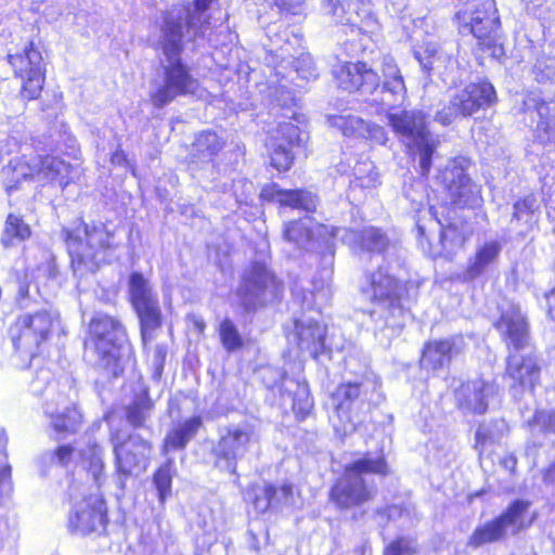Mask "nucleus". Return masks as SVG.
I'll use <instances>...</instances> for the list:
<instances>
[{
    "mask_svg": "<svg viewBox=\"0 0 555 555\" xmlns=\"http://www.w3.org/2000/svg\"><path fill=\"white\" fill-rule=\"evenodd\" d=\"M188 15V10L181 8L172 11L162 27L160 46L165 55L163 61L164 79L151 92L152 103L163 107L173 101L178 95L194 94L198 81L194 79L189 69L181 63L180 52L182 46L181 25L176 31V20Z\"/></svg>",
    "mask_w": 555,
    "mask_h": 555,
    "instance_id": "nucleus-1",
    "label": "nucleus"
},
{
    "mask_svg": "<svg viewBox=\"0 0 555 555\" xmlns=\"http://www.w3.org/2000/svg\"><path fill=\"white\" fill-rule=\"evenodd\" d=\"M405 286L384 268L365 275L361 282L362 296L372 304L369 314L378 330H390L397 335L408 318L401 299Z\"/></svg>",
    "mask_w": 555,
    "mask_h": 555,
    "instance_id": "nucleus-2",
    "label": "nucleus"
},
{
    "mask_svg": "<svg viewBox=\"0 0 555 555\" xmlns=\"http://www.w3.org/2000/svg\"><path fill=\"white\" fill-rule=\"evenodd\" d=\"M85 347L90 360L114 377L122 372L124 358L130 354L125 327L104 313H96L90 320Z\"/></svg>",
    "mask_w": 555,
    "mask_h": 555,
    "instance_id": "nucleus-3",
    "label": "nucleus"
},
{
    "mask_svg": "<svg viewBox=\"0 0 555 555\" xmlns=\"http://www.w3.org/2000/svg\"><path fill=\"white\" fill-rule=\"evenodd\" d=\"M66 244L72 267L80 275L94 272L105 260V251L113 246V233L102 222H79L66 231Z\"/></svg>",
    "mask_w": 555,
    "mask_h": 555,
    "instance_id": "nucleus-4",
    "label": "nucleus"
},
{
    "mask_svg": "<svg viewBox=\"0 0 555 555\" xmlns=\"http://www.w3.org/2000/svg\"><path fill=\"white\" fill-rule=\"evenodd\" d=\"M388 108L387 120L395 133L400 137L411 154L417 158L420 172L427 176L431 168V158L439 139L427 128V116L421 111H395Z\"/></svg>",
    "mask_w": 555,
    "mask_h": 555,
    "instance_id": "nucleus-5",
    "label": "nucleus"
},
{
    "mask_svg": "<svg viewBox=\"0 0 555 555\" xmlns=\"http://www.w3.org/2000/svg\"><path fill=\"white\" fill-rule=\"evenodd\" d=\"M375 385L369 380L340 384L331 400L335 413L331 416L336 436L346 438L357 430L371 411L372 395Z\"/></svg>",
    "mask_w": 555,
    "mask_h": 555,
    "instance_id": "nucleus-6",
    "label": "nucleus"
},
{
    "mask_svg": "<svg viewBox=\"0 0 555 555\" xmlns=\"http://www.w3.org/2000/svg\"><path fill=\"white\" fill-rule=\"evenodd\" d=\"M72 166L55 156H21L12 159L3 169L5 186L9 192L17 190L23 181H33L40 185L56 183L65 186L70 180Z\"/></svg>",
    "mask_w": 555,
    "mask_h": 555,
    "instance_id": "nucleus-7",
    "label": "nucleus"
},
{
    "mask_svg": "<svg viewBox=\"0 0 555 555\" xmlns=\"http://www.w3.org/2000/svg\"><path fill=\"white\" fill-rule=\"evenodd\" d=\"M374 473L385 475L387 464L382 456H366L354 461L346 467L344 476L337 480L331 491V499L340 508H349L370 501L373 496V488L370 487L363 474Z\"/></svg>",
    "mask_w": 555,
    "mask_h": 555,
    "instance_id": "nucleus-8",
    "label": "nucleus"
},
{
    "mask_svg": "<svg viewBox=\"0 0 555 555\" xmlns=\"http://www.w3.org/2000/svg\"><path fill=\"white\" fill-rule=\"evenodd\" d=\"M496 102L494 87L486 80L472 82L456 90L435 115V120L442 126H449L459 117H469L480 109H487Z\"/></svg>",
    "mask_w": 555,
    "mask_h": 555,
    "instance_id": "nucleus-9",
    "label": "nucleus"
},
{
    "mask_svg": "<svg viewBox=\"0 0 555 555\" xmlns=\"http://www.w3.org/2000/svg\"><path fill=\"white\" fill-rule=\"evenodd\" d=\"M456 18L463 34H472L480 40L492 50L493 57L500 59L503 55V46L495 40L500 18L494 0H483L478 7L466 8L457 12Z\"/></svg>",
    "mask_w": 555,
    "mask_h": 555,
    "instance_id": "nucleus-10",
    "label": "nucleus"
},
{
    "mask_svg": "<svg viewBox=\"0 0 555 555\" xmlns=\"http://www.w3.org/2000/svg\"><path fill=\"white\" fill-rule=\"evenodd\" d=\"M259 438L256 426L249 422L229 425L215 450L217 465L235 474L237 462L258 446Z\"/></svg>",
    "mask_w": 555,
    "mask_h": 555,
    "instance_id": "nucleus-11",
    "label": "nucleus"
},
{
    "mask_svg": "<svg viewBox=\"0 0 555 555\" xmlns=\"http://www.w3.org/2000/svg\"><path fill=\"white\" fill-rule=\"evenodd\" d=\"M340 232L347 233L346 228H330L325 224L314 223L309 216H305L285 225L284 238L294 243L299 249H310V246L314 244V235H318L315 243L325 248L323 262L326 267L325 274L328 278L334 260L332 240L337 238Z\"/></svg>",
    "mask_w": 555,
    "mask_h": 555,
    "instance_id": "nucleus-12",
    "label": "nucleus"
},
{
    "mask_svg": "<svg viewBox=\"0 0 555 555\" xmlns=\"http://www.w3.org/2000/svg\"><path fill=\"white\" fill-rule=\"evenodd\" d=\"M73 506L68 516V529L77 534H88L106 524V506L101 494L95 491L86 494L77 485L69 489Z\"/></svg>",
    "mask_w": 555,
    "mask_h": 555,
    "instance_id": "nucleus-13",
    "label": "nucleus"
},
{
    "mask_svg": "<svg viewBox=\"0 0 555 555\" xmlns=\"http://www.w3.org/2000/svg\"><path fill=\"white\" fill-rule=\"evenodd\" d=\"M281 292L280 283L266 263L255 261L244 272L236 296L243 308L250 311L275 299Z\"/></svg>",
    "mask_w": 555,
    "mask_h": 555,
    "instance_id": "nucleus-14",
    "label": "nucleus"
},
{
    "mask_svg": "<svg viewBox=\"0 0 555 555\" xmlns=\"http://www.w3.org/2000/svg\"><path fill=\"white\" fill-rule=\"evenodd\" d=\"M130 301L140 320L144 345L152 339L151 332L162 324L157 293L142 273L132 272L128 281Z\"/></svg>",
    "mask_w": 555,
    "mask_h": 555,
    "instance_id": "nucleus-15",
    "label": "nucleus"
},
{
    "mask_svg": "<svg viewBox=\"0 0 555 555\" xmlns=\"http://www.w3.org/2000/svg\"><path fill=\"white\" fill-rule=\"evenodd\" d=\"M529 502L517 500L498 518L478 526L468 539L467 545L478 548L485 544L496 542L505 537L509 530L519 532L527 526V512Z\"/></svg>",
    "mask_w": 555,
    "mask_h": 555,
    "instance_id": "nucleus-16",
    "label": "nucleus"
},
{
    "mask_svg": "<svg viewBox=\"0 0 555 555\" xmlns=\"http://www.w3.org/2000/svg\"><path fill=\"white\" fill-rule=\"evenodd\" d=\"M119 487L125 488L126 478L145 470L149 464L151 444L138 435H130L119 441V436L112 437Z\"/></svg>",
    "mask_w": 555,
    "mask_h": 555,
    "instance_id": "nucleus-17",
    "label": "nucleus"
},
{
    "mask_svg": "<svg viewBox=\"0 0 555 555\" xmlns=\"http://www.w3.org/2000/svg\"><path fill=\"white\" fill-rule=\"evenodd\" d=\"M9 63L22 80L21 96L28 101L39 98L46 78L40 51L30 43L23 53L10 54Z\"/></svg>",
    "mask_w": 555,
    "mask_h": 555,
    "instance_id": "nucleus-18",
    "label": "nucleus"
},
{
    "mask_svg": "<svg viewBox=\"0 0 555 555\" xmlns=\"http://www.w3.org/2000/svg\"><path fill=\"white\" fill-rule=\"evenodd\" d=\"M441 179L454 205L475 207L480 204V189L465 173L461 162L451 160L441 172Z\"/></svg>",
    "mask_w": 555,
    "mask_h": 555,
    "instance_id": "nucleus-19",
    "label": "nucleus"
},
{
    "mask_svg": "<svg viewBox=\"0 0 555 555\" xmlns=\"http://www.w3.org/2000/svg\"><path fill=\"white\" fill-rule=\"evenodd\" d=\"M501 317L495 327L501 333L507 347L515 351L521 350L529 343V328L526 315L518 305L504 301L500 306Z\"/></svg>",
    "mask_w": 555,
    "mask_h": 555,
    "instance_id": "nucleus-20",
    "label": "nucleus"
},
{
    "mask_svg": "<svg viewBox=\"0 0 555 555\" xmlns=\"http://www.w3.org/2000/svg\"><path fill=\"white\" fill-rule=\"evenodd\" d=\"M59 323V314L52 310H43L31 315H23L18 320L21 335L13 338L14 346L20 348L39 347L51 330Z\"/></svg>",
    "mask_w": 555,
    "mask_h": 555,
    "instance_id": "nucleus-21",
    "label": "nucleus"
},
{
    "mask_svg": "<svg viewBox=\"0 0 555 555\" xmlns=\"http://www.w3.org/2000/svg\"><path fill=\"white\" fill-rule=\"evenodd\" d=\"M465 349L463 336H452L444 339L428 341L421 359V367L427 372H438L451 363Z\"/></svg>",
    "mask_w": 555,
    "mask_h": 555,
    "instance_id": "nucleus-22",
    "label": "nucleus"
},
{
    "mask_svg": "<svg viewBox=\"0 0 555 555\" xmlns=\"http://www.w3.org/2000/svg\"><path fill=\"white\" fill-rule=\"evenodd\" d=\"M335 77L340 89L360 91L363 95L373 94L379 86L378 75L361 62L340 65L335 69Z\"/></svg>",
    "mask_w": 555,
    "mask_h": 555,
    "instance_id": "nucleus-23",
    "label": "nucleus"
},
{
    "mask_svg": "<svg viewBox=\"0 0 555 555\" xmlns=\"http://www.w3.org/2000/svg\"><path fill=\"white\" fill-rule=\"evenodd\" d=\"M526 113L535 120L534 138L542 144L555 143V98L550 100L528 99L525 101Z\"/></svg>",
    "mask_w": 555,
    "mask_h": 555,
    "instance_id": "nucleus-24",
    "label": "nucleus"
},
{
    "mask_svg": "<svg viewBox=\"0 0 555 555\" xmlns=\"http://www.w3.org/2000/svg\"><path fill=\"white\" fill-rule=\"evenodd\" d=\"M494 393V386L483 379L468 380L455 391L457 406L465 414H483L489 404V398Z\"/></svg>",
    "mask_w": 555,
    "mask_h": 555,
    "instance_id": "nucleus-25",
    "label": "nucleus"
},
{
    "mask_svg": "<svg viewBox=\"0 0 555 555\" xmlns=\"http://www.w3.org/2000/svg\"><path fill=\"white\" fill-rule=\"evenodd\" d=\"M260 196L263 201L278 203L282 207L293 209L314 210L317 207L315 197L304 190H284L275 183L262 188Z\"/></svg>",
    "mask_w": 555,
    "mask_h": 555,
    "instance_id": "nucleus-26",
    "label": "nucleus"
},
{
    "mask_svg": "<svg viewBox=\"0 0 555 555\" xmlns=\"http://www.w3.org/2000/svg\"><path fill=\"white\" fill-rule=\"evenodd\" d=\"M382 70L385 77V82L380 90V102L383 106L393 108L395 106L403 103L406 89L402 76L392 57L385 56L383 59Z\"/></svg>",
    "mask_w": 555,
    "mask_h": 555,
    "instance_id": "nucleus-27",
    "label": "nucleus"
},
{
    "mask_svg": "<svg viewBox=\"0 0 555 555\" xmlns=\"http://www.w3.org/2000/svg\"><path fill=\"white\" fill-rule=\"evenodd\" d=\"M325 326L312 320L296 321L294 338L301 352L317 358L324 349Z\"/></svg>",
    "mask_w": 555,
    "mask_h": 555,
    "instance_id": "nucleus-28",
    "label": "nucleus"
},
{
    "mask_svg": "<svg viewBox=\"0 0 555 555\" xmlns=\"http://www.w3.org/2000/svg\"><path fill=\"white\" fill-rule=\"evenodd\" d=\"M46 413L49 415L51 426L59 436L76 433L82 421V415L75 404H66L65 398L53 408L48 403Z\"/></svg>",
    "mask_w": 555,
    "mask_h": 555,
    "instance_id": "nucleus-29",
    "label": "nucleus"
},
{
    "mask_svg": "<svg viewBox=\"0 0 555 555\" xmlns=\"http://www.w3.org/2000/svg\"><path fill=\"white\" fill-rule=\"evenodd\" d=\"M211 0H194V10L192 12L191 7L189 5H177L173 7L170 11L167 12L164 25L166 24V20L169 14L178 9L188 10V15L182 18L176 20V31L179 29L177 25H181V37H185L189 40H194L199 36H205L207 25L206 23L201 22L202 14L209 8Z\"/></svg>",
    "mask_w": 555,
    "mask_h": 555,
    "instance_id": "nucleus-30",
    "label": "nucleus"
},
{
    "mask_svg": "<svg viewBox=\"0 0 555 555\" xmlns=\"http://www.w3.org/2000/svg\"><path fill=\"white\" fill-rule=\"evenodd\" d=\"M414 56L425 72L452 69L455 61L434 40H426L414 47Z\"/></svg>",
    "mask_w": 555,
    "mask_h": 555,
    "instance_id": "nucleus-31",
    "label": "nucleus"
},
{
    "mask_svg": "<svg viewBox=\"0 0 555 555\" xmlns=\"http://www.w3.org/2000/svg\"><path fill=\"white\" fill-rule=\"evenodd\" d=\"M508 376L524 387H533L539 378V366L533 356L509 354L507 361Z\"/></svg>",
    "mask_w": 555,
    "mask_h": 555,
    "instance_id": "nucleus-32",
    "label": "nucleus"
},
{
    "mask_svg": "<svg viewBox=\"0 0 555 555\" xmlns=\"http://www.w3.org/2000/svg\"><path fill=\"white\" fill-rule=\"evenodd\" d=\"M502 251V243L498 240H489L480 244L465 271V278L474 280L481 275L488 267L493 264Z\"/></svg>",
    "mask_w": 555,
    "mask_h": 555,
    "instance_id": "nucleus-33",
    "label": "nucleus"
},
{
    "mask_svg": "<svg viewBox=\"0 0 555 555\" xmlns=\"http://www.w3.org/2000/svg\"><path fill=\"white\" fill-rule=\"evenodd\" d=\"M202 421L198 416H193L176 425L168 431L163 446L165 454L170 451L183 450L190 440H192L199 429Z\"/></svg>",
    "mask_w": 555,
    "mask_h": 555,
    "instance_id": "nucleus-34",
    "label": "nucleus"
},
{
    "mask_svg": "<svg viewBox=\"0 0 555 555\" xmlns=\"http://www.w3.org/2000/svg\"><path fill=\"white\" fill-rule=\"evenodd\" d=\"M346 230L347 233L340 232L337 237L348 244L359 243L360 247L367 251L380 253L388 244L387 237L378 229L364 228L359 237L353 231Z\"/></svg>",
    "mask_w": 555,
    "mask_h": 555,
    "instance_id": "nucleus-35",
    "label": "nucleus"
},
{
    "mask_svg": "<svg viewBox=\"0 0 555 555\" xmlns=\"http://www.w3.org/2000/svg\"><path fill=\"white\" fill-rule=\"evenodd\" d=\"M223 142L215 132L205 131L199 133L193 143L191 151L192 163L198 159L202 163L209 164L214 156L222 149Z\"/></svg>",
    "mask_w": 555,
    "mask_h": 555,
    "instance_id": "nucleus-36",
    "label": "nucleus"
},
{
    "mask_svg": "<svg viewBox=\"0 0 555 555\" xmlns=\"http://www.w3.org/2000/svg\"><path fill=\"white\" fill-rule=\"evenodd\" d=\"M427 214L431 217L430 222L439 228V242L444 250L452 251L464 244L465 235L455 223L443 225L433 208H429Z\"/></svg>",
    "mask_w": 555,
    "mask_h": 555,
    "instance_id": "nucleus-37",
    "label": "nucleus"
},
{
    "mask_svg": "<svg viewBox=\"0 0 555 555\" xmlns=\"http://www.w3.org/2000/svg\"><path fill=\"white\" fill-rule=\"evenodd\" d=\"M328 122L345 137L366 138L369 131V124L352 114L331 115Z\"/></svg>",
    "mask_w": 555,
    "mask_h": 555,
    "instance_id": "nucleus-38",
    "label": "nucleus"
},
{
    "mask_svg": "<svg viewBox=\"0 0 555 555\" xmlns=\"http://www.w3.org/2000/svg\"><path fill=\"white\" fill-rule=\"evenodd\" d=\"M30 236L29 225L20 217L10 214L5 220L1 243L5 246H13Z\"/></svg>",
    "mask_w": 555,
    "mask_h": 555,
    "instance_id": "nucleus-39",
    "label": "nucleus"
},
{
    "mask_svg": "<svg viewBox=\"0 0 555 555\" xmlns=\"http://www.w3.org/2000/svg\"><path fill=\"white\" fill-rule=\"evenodd\" d=\"M82 463L92 475L94 482L100 486L104 468L103 451L96 443H89L80 452Z\"/></svg>",
    "mask_w": 555,
    "mask_h": 555,
    "instance_id": "nucleus-40",
    "label": "nucleus"
},
{
    "mask_svg": "<svg viewBox=\"0 0 555 555\" xmlns=\"http://www.w3.org/2000/svg\"><path fill=\"white\" fill-rule=\"evenodd\" d=\"M300 129L291 121L279 122L269 137V142H282L286 146H295L301 142Z\"/></svg>",
    "mask_w": 555,
    "mask_h": 555,
    "instance_id": "nucleus-41",
    "label": "nucleus"
},
{
    "mask_svg": "<svg viewBox=\"0 0 555 555\" xmlns=\"http://www.w3.org/2000/svg\"><path fill=\"white\" fill-rule=\"evenodd\" d=\"M153 408V402L149 398L147 391L143 390L134 402L129 406L127 417L133 426H141Z\"/></svg>",
    "mask_w": 555,
    "mask_h": 555,
    "instance_id": "nucleus-42",
    "label": "nucleus"
},
{
    "mask_svg": "<svg viewBox=\"0 0 555 555\" xmlns=\"http://www.w3.org/2000/svg\"><path fill=\"white\" fill-rule=\"evenodd\" d=\"M254 495L246 494V500L251 502L256 511L266 512L271 504L275 503L276 489L271 485L257 486L251 489Z\"/></svg>",
    "mask_w": 555,
    "mask_h": 555,
    "instance_id": "nucleus-43",
    "label": "nucleus"
},
{
    "mask_svg": "<svg viewBox=\"0 0 555 555\" xmlns=\"http://www.w3.org/2000/svg\"><path fill=\"white\" fill-rule=\"evenodd\" d=\"M353 175V183L362 189L375 188L379 183V176L371 162H364L356 166Z\"/></svg>",
    "mask_w": 555,
    "mask_h": 555,
    "instance_id": "nucleus-44",
    "label": "nucleus"
},
{
    "mask_svg": "<svg viewBox=\"0 0 555 555\" xmlns=\"http://www.w3.org/2000/svg\"><path fill=\"white\" fill-rule=\"evenodd\" d=\"M268 147L271 150L272 165L280 171L291 168L294 155L291 151L292 146H286L282 142H267Z\"/></svg>",
    "mask_w": 555,
    "mask_h": 555,
    "instance_id": "nucleus-45",
    "label": "nucleus"
},
{
    "mask_svg": "<svg viewBox=\"0 0 555 555\" xmlns=\"http://www.w3.org/2000/svg\"><path fill=\"white\" fill-rule=\"evenodd\" d=\"M219 335L222 346L230 352L237 350L243 345L237 327L230 319H224L220 323Z\"/></svg>",
    "mask_w": 555,
    "mask_h": 555,
    "instance_id": "nucleus-46",
    "label": "nucleus"
},
{
    "mask_svg": "<svg viewBox=\"0 0 555 555\" xmlns=\"http://www.w3.org/2000/svg\"><path fill=\"white\" fill-rule=\"evenodd\" d=\"M539 202L534 195H528L514 204L513 219L524 220L531 224L534 222V214L539 210Z\"/></svg>",
    "mask_w": 555,
    "mask_h": 555,
    "instance_id": "nucleus-47",
    "label": "nucleus"
},
{
    "mask_svg": "<svg viewBox=\"0 0 555 555\" xmlns=\"http://www.w3.org/2000/svg\"><path fill=\"white\" fill-rule=\"evenodd\" d=\"M533 74L539 82H555V61L539 55L533 65Z\"/></svg>",
    "mask_w": 555,
    "mask_h": 555,
    "instance_id": "nucleus-48",
    "label": "nucleus"
},
{
    "mask_svg": "<svg viewBox=\"0 0 555 555\" xmlns=\"http://www.w3.org/2000/svg\"><path fill=\"white\" fill-rule=\"evenodd\" d=\"M153 482L157 489L160 503L171 493V474L168 465L162 466L154 474Z\"/></svg>",
    "mask_w": 555,
    "mask_h": 555,
    "instance_id": "nucleus-49",
    "label": "nucleus"
},
{
    "mask_svg": "<svg viewBox=\"0 0 555 555\" xmlns=\"http://www.w3.org/2000/svg\"><path fill=\"white\" fill-rule=\"evenodd\" d=\"M343 1L344 0H322V9L324 13L331 16L334 23L345 24L352 22Z\"/></svg>",
    "mask_w": 555,
    "mask_h": 555,
    "instance_id": "nucleus-50",
    "label": "nucleus"
},
{
    "mask_svg": "<svg viewBox=\"0 0 555 555\" xmlns=\"http://www.w3.org/2000/svg\"><path fill=\"white\" fill-rule=\"evenodd\" d=\"M313 406V402L311 398L309 397L307 386H298V392L296 395V398L294 399L293 409L295 413L301 417L305 418L311 411Z\"/></svg>",
    "mask_w": 555,
    "mask_h": 555,
    "instance_id": "nucleus-51",
    "label": "nucleus"
},
{
    "mask_svg": "<svg viewBox=\"0 0 555 555\" xmlns=\"http://www.w3.org/2000/svg\"><path fill=\"white\" fill-rule=\"evenodd\" d=\"M53 380L52 372L47 367L39 369L30 383V391L36 395H42Z\"/></svg>",
    "mask_w": 555,
    "mask_h": 555,
    "instance_id": "nucleus-52",
    "label": "nucleus"
},
{
    "mask_svg": "<svg viewBox=\"0 0 555 555\" xmlns=\"http://www.w3.org/2000/svg\"><path fill=\"white\" fill-rule=\"evenodd\" d=\"M415 551L416 545L414 541L400 538L386 547L384 555H412Z\"/></svg>",
    "mask_w": 555,
    "mask_h": 555,
    "instance_id": "nucleus-53",
    "label": "nucleus"
},
{
    "mask_svg": "<svg viewBox=\"0 0 555 555\" xmlns=\"http://www.w3.org/2000/svg\"><path fill=\"white\" fill-rule=\"evenodd\" d=\"M494 443V436L490 433L486 425H480L476 431L475 449L479 452V455L486 453Z\"/></svg>",
    "mask_w": 555,
    "mask_h": 555,
    "instance_id": "nucleus-54",
    "label": "nucleus"
},
{
    "mask_svg": "<svg viewBox=\"0 0 555 555\" xmlns=\"http://www.w3.org/2000/svg\"><path fill=\"white\" fill-rule=\"evenodd\" d=\"M540 55L555 61V24H548L544 28V43Z\"/></svg>",
    "mask_w": 555,
    "mask_h": 555,
    "instance_id": "nucleus-55",
    "label": "nucleus"
},
{
    "mask_svg": "<svg viewBox=\"0 0 555 555\" xmlns=\"http://www.w3.org/2000/svg\"><path fill=\"white\" fill-rule=\"evenodd\" d=\"M16 532L7 520L0 519V551L12 548L15 544Z\"/></svg>",
    "mask_w": 555,
    "mask_h": 555,
    "instance_id": "nucleus-56",
    "label": "nucleus"
},
{
    "mask_svg": "<svg viewBox=\"0 0 555 555\" xmlns=\"http://www.w3.org/2000/svg\"><path fill=\"white\" fill-rule=\"evenodd\" d=\"M534 424L540 425L544 430L555 433V409L551 413L539 411L534 415Z\"/></svg>",
    "mask_w": 555,
    "mask_h": 555,
    "instance_id": "nucleus-57",
    "label": "nucleus"
},
{
    "mask_svg": "<svg viewBox=\"0 0 555 555\" xmlns=\"http://www.w3.org/2000/svg\"><path fill=\"white\" fill-rule=\"evenodd\" d=\"M73 451L70 446H61L54 453L50 454L51 461H56L61 465H67L72 459Z\"/></svg>",
    "mask_w": 555,
    "mask_h": 555,
    "instance_id": "nucleus-58",
    "label": "nucleus"
},
{
    "mask_svg": "<svg viewBox=\"0 0 555 555\" xmlns=\"http://www.w3.org/2000/svg\"><path fill=\"white\" fill-rule=\"evenodd\" d=\"M527 10L533 14H538L540 16L541 12H546V8L550 3V0H521Z\"/></svg>",
    "mask_w": 555,
    "mask_h": 555,
    "instance_id": "nucleus-59",
    "label": "nucleus"
},
{
    "mask_svg": "<svg viewBox=\"0 0 555 555\" xmlns=\"http://www.w3.org/2000/svg\"><path fill=\"white\" fill-rule=\"evenodd\" d=\"M10 472V466H5L0 469V495L11 491Z\"/></svg>",
    "mask_w": 555,
    "mask_h": 555,
    "instance_id": "nucleus-60",
    "label": "nucleus"
},
{
    "mask_svg": "<svg viewBox=\"0 0 555 555\" xmlns=\"http://www.w3.org/2000/svg\"><path fill=\"white\" fill-rule=\"evenodd\" d=\"M545 309L548 318L555 322V287L545 294Z\"/></svg>",
    "mask_w": 555,
    "mask_h": 555,
    "instance_id": "nucleus-61",
    "label": "nucleus"
},
{
    "mask_svg": "<svg viewBox=\"0 0 555 555\" xmlns=\"http://www.w3.org/2000/svg\"><path fill=\"white\" fill-rule=\"evenodd\" d=\"M366 137L379 142L385 143L386 142V134L382 127L376 125H369V131L366 132Z\"/></svg>",
    "mask_w": 555,
    "mask_h": 555,
    "instance_id": "nucleus-62",
    "label": "nucleus"
},
{
    "mask_svg": "<svg viewBox=\"0 0 555 555\" xmlns=\"http://www.w3.org/2000/svg\"><path fill=\"white\" fill-rule=\"evenodd\" d=\"M302 0H274L276 7L281 10L295 12L297 7L301 4Z\"/></svg>",
    "mask_w": 555,
    "mask_h": 555,
    "instance_id": "nucleus-63",
    "label": "nucleus"
},
{
    "mask_svg": "<svg viewBox=\"0 0 555 555\" xmlns=\"http://www.w3.org/2000/svg\"><path fill=\"white\" fill-rule=\"evenodd\" d=\"M540 18L547 21L548 24H555V0H550L546 12H541Z\"/></svg>",
    "mask_w": 555,
    "mask_h": 555,
    "instance_id": "nucleus-64",
    "label": "nucleus"
}]
</instances>
